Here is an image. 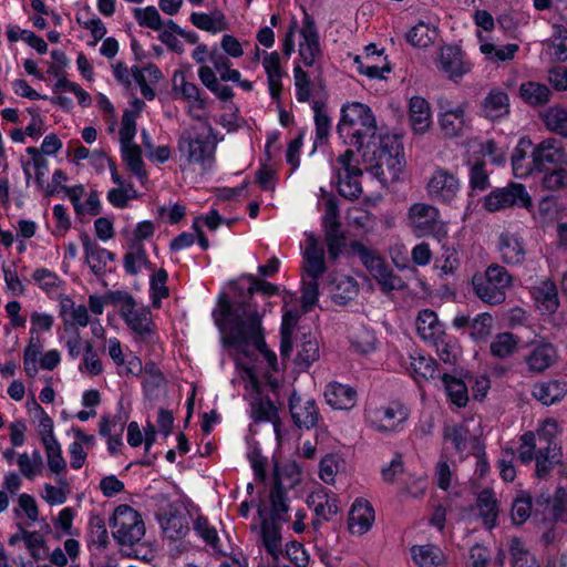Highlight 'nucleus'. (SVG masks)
Masks as SVG:
<instances>
[{"instance_id": "1", "label": "nucleus", "mask_w": 567, "mask_h": 567, "mask_svg": "<svg viewBox=\"0 0 567 567\" xmlns=\"http://www.w3.org/2000/svg\"><path fill=\"white\" fill-rule=\"evenodd\" d=\"M213 318L225 348L246 355L245 348L252 346L260 352L268 368L277 371V357L266 347L261 316L255 305L250 301L233 303L226 298H220L213 311Z\"/></svg>"}, {"instance_id": "2", "label": "nucleus", "mask_w": 567, "mask_h": 567, "mask_svg": "<svg viewBox=\"0 0 567 567\" xmlns=\"http://www.w3.org/2000/svg\"><path fill=\"white\" fill-rule=\"evenodd\" d=\"M560 427L555 419H546L535 431H528L520 437L518 458L524 464L535 461L536 475L545 476L561 458L558 442Z\"/></svg>"}, {"instance_id": "3", "label": "nucleus", "mask_w": 567, "mask_h": 567, "mask_svg": "<svg viewBox=\"0 0 567 567\" xmlns=\"http://www.w3.org/2000/svg\"><path fill=\"white\" fill-rule=\"evenodd\" d=\"M337 132L346 144L358 150H370L377 145V122L369 106L359 102L342 107Z\"/></svg>"}, {"instance_id": "4", "label": "nucleus", "mask_w": 567, "mask_h": 567, "mask_svg": "<svg viewBox=\"0 0 567 567\" xmlns=\"http://www.w3.org/2000/svg\"><path fill=\"white\" fill-rule=\"evenodd\" d=\"M235 360L240 379L249 395L251 417L257 422H274L275 433L279 436V427L275 421L276 408L269 399L264 396L265 388L275 389L277 381L268 372L261 377L257 365L246 361L245 358L237 355Z\"/></svg>"}, {"instance_id": "5", "label": "nucleus", "mask_w": 567, "mask_h": 567, "mask_svg": "<svg viewBox=\"0 0 567 567\" xmlns=\"http://www.w3.org/2000/svg\"><path fill=\"white\" fill-rule=\"evenodd\" d=\"M305 241L301 244L302 270L305 272L302 287V308L308 312L318 301L319 278L327 270L324 252L319 238L312 233H305Z\"/></svg>"}, {"instance_id": "6", "label": "nucleus", "mask_w": 567, "mask_h": 567, "mask_svg": "<svg viewBox=\"0 0 567 567\" xmlns=\"http://www.w3.org/2000/svg\"><path fill=\"white\" fill-rule=\"evenodd\" d=\"M206 132L193 126L184 131L178 138V152L183 169L197 168L200 173L208 172L215 163V145L209 141L212 127L205 123Z\"/></svg>"}, {"instance_id": "7", "label": "nucleus", "mask_w": 567, "mask_h": 567, "mask_svg": "<svg viewBox=\"0 0 567 567\" xmlns=\"http://www.w3.org/2000/svg\"><path fill=\"white\" fill-rule=\"evenodd\" d=\"M375 161V173L382 183H393L400 179L405 167L403 146L395 135L379 136V142L370 148Z\"/></svg>"}, {"instance_id": "8", "label": "nucleus", "mask_w": 567, "mask_h": 567, "mask_svg": "<svg viewBox=\"0 0 567 567\" xmlns=\"http://www.w3.org/2000/svg\"><path fill=\"white\" fill-rule=\"evenodd\" d=\"M298 42L299 58L306 66L315 65L321 58V47L317 29L312 21L305 19L300 29L293 21L284 39V54L290 56L295 51V43Z\"/></svg>"}, {"instance_id": "9", "label": "nucleus", "mask_w": 567, "mask_h": 567, "mask_svg": "<svg viewBox=\"0 0 567 567\" xmlns=\"http://www.w3.org/2000/svg\"><path fill=\"white\" fill-rule=\"evenodd\" d=\"M476 296L488 305L505 301L506 292L512 286V276L499 265H491L484 274L475 275L472 280Z\"/></svg>"}, {"instance_id": "10", "label": "nucleus", "mask_w": 567, "mask_h": 567, "mask_svg": "<svg viewBox=\"0 0 567 567\" xmlns=\"http://www.w3.org/2000/svg\"><path fill=\"white\" fill-rule=\"evenodd\" d=\"M348 254L359 257L363 266L381 285L383 290L391 291L401 287V279L392 272L384 259L361 240H351L348 245Z\"/></svg>"}, {"instance_id": "11", "label": "nucleus", "mask_w": 567, "mask_h": 567, "mask_svg": "<svg viewBox=\"0 0 567 567\" xmlns=\"http://www.w3.org/2000/svg\"><path fill=\"white\" fill-rule=\"evenodd\" d=\"M110 527L114 539L122 546H134L145 535V525L140 513L125 504L115 508Z\"/></svg>"}, {"instance_id": "12", "label": "nucleus", "mask_w": 567, "mask_h": 567, "mask_svg": "<svg viewBox=\"0 0 567 567\" xmlns=\"http://www.w3.org/2000/svg\"><path fill=\"white\" fill-rule=\"evenodd\" d=\"M405 225L416 237L439 236L446 233L439 208L422 202L414 203L408 208Z\"/></svg>"}, {"instance_id": "13", "label": "nucleus", "mask_w": 567, "mask_h": 567, "mask_svg": "<svg viewBox=\"0 0 567 567\" xmlns=\"http://www.w3.org/2000/svg\"><path fill=\"white\" fill-rule=\"evenodd\" d=\"M192 59L199 65L197 75L200 83L209 90L217 99L221 101H229L234 96L230 86L221 84L218 72L212 64L213 48L207 44L199 43L190 53Z\"/></svg>"}, {"instance_id": "14", "label": "nucleus", "mask_w": 567, "mask_h": 567, "mask_svg": "<svg viewBox=\"0 0 567 567\" xmlns=\"http://www.w3.org/2000/svg\"><path fill=\"white\" fill-rule=\"evenodd\" d=\"M409 417V410L399 402L380 406H369L364 419L367 424L377 432L390 434L400 432Z\"/></svg>"}, {"instance_id": "15", "label": "nucleus", "mask_w": 567, "mask_h": 567, "mask_svg": "<svg viewBox=\"0 0 567 567\" xmlns=\"http://www.w3.org/2000/svg\"><path fill=\"white\" fill-rule=\"evenodd\" d=\"M275 487L270 492L272 511L277 517L288 511L284 489L292 488L301 481L300 465L293 460L277 462L274 468Z\"/></svg>"}, {"instance_id": "16", "label": "nucleus", "mask_w": 567, "mask_h": 567, "mask_svg": "<svg viewBox=\"0 0 567 567\" xmlns=\"http://www.w3.org/2000/svg\"><path fill=\"white\" fill-rule=\"evenodd\" d=\"M120 315L136 340H148L153 333L152 312L126 296L121 301Z\"/></svg>"}, {"instance_id": "17", "label": "nucleus", "mask_w": 567, "mask_h": 567, "mask_svg": "<svg viewBox=\"0 0 567 567\" xmlns=\"http://www.w3.org/2000/svg\"><path fill=\"white\" fill-rule=\"evenodd\" d=\"M460 178L451 171L437 167L429 177L426 192L430 198L441 204L452 205L461 193Z\"/></svg>"}, {"instance_id": "18", "label": "nucleus", "mask_w": 567, "mask_h": 567, "mask_svg": "<svg viewBox=\"0 0 567 567\" xmlns=\"http://www.w3.org/2000/svg\"><path fill=\"white\" fill-rule=\"evenodd\" d=\"M334 169L338 173V189L340 195L349 199L358 198L362 192L359 182L362 171L358 166V159L354 157L353 152L347 150L340 155Z\"/></svg>"}, {"instance_id": "19", "label": "nucleus", "mask_w": 567, "mask_h": 567, "mask_svg": "<svg viewBox=\"0 0 567 567\" xmlns=\"http://www.w3.org/2000/svg\"><path fill=\"white\" fill-rule=\"evenodd\" d=\"M483 206L494 213L513 206L529 208L532 198L524 185L511 183L506 187L496 188L485 196Z\"/></svg>"}, {"instance_id": "20", "label": "nucleus", "mask_w": 567, "mask_h": 567, "mask_svg": "<svg viewBox=\"0 0 567 567\" xmlns=\"http://www.w3.org/2000/svg\"><path fill=\"white\" fill-rule=\"evenodd\" d=\"M355 70L369 79L383 80L391 72V65L384 49L375 44L367 45L362 53L352 58Z\"/></svg>"}, {"instance_id": "21", "label": "nucleus", "mask_w": 567, "mask_h": 567, "mask_svg": "<svg viewBox=\"0 0 567 567\" xmlns=\"http://www.w3.org/2000/svg\"><path fill=\"white\" fill-rule=\"evenodd\" d=\"M439 107V124L442 133L447 137L461 136L468 126L466 104L441 100Z\"/></svg>"}, {"instance_id": "22", "label": "nucleus", "mask_w": 567, "mask_h": 567, "mask_svg": "<svg viewBox=\"0 0 567 567\" xmlns=\"http://www.w3.org/2000/svg\"><path fill=\"white\" fill-rule=\"evenodd\" d=\"M437 71L446 79L457 82L472 70V63L456 45L441 48L435 60Z\"/></svg>"}, {"instance_id": "23", "label": "nucleus", "mask_w": 567, "mask_h": 567, "mask_svg": "<svg viewBox=\"0 0 567 567\" xmlns=\"http://www.w3.org/2000/svg\"><path fill=\"white\" fill-rule=\"evenodd\" d=\"M172 82L174 96L187 103V112L192 117L200 120V112L206 109V100L202 96L199 87L188 81L182 71L174 72Z\"/></svg>"}, {"instance_id": "24", "label": "nucleus", "mask_w": 567, "mask_h": 567, "mask_svg": "<svg viewBox=\"0 0 567 567\" xmlns=\"http://www.w3.org/2000/svg\"><path fill=\"white\" fill-rule=\"evenodd\" d=\"M107 353L117 368V373L122 377H137L143 372V364L138 357L132 351L124 352L117 338L107 340Z\"/></svg>"}, {"instance_id": "25", "label": "nucleus", "mask_w": 567, "mask_h": 567, "mask_svg": "<svg viewBox=\"0 0 567 567\" xmlns=\"http://www.w3.org/2000/svg\"><path fill=\"white\" fill-rule=\"evenodd\" d=\"M532 156L534 167L539 172H545L566 163L564 148L559 142L553 138L539 143L533 150Z\"/></svg>"}, {"instance_id": "26", "label": "nucleus", "mask_w": 567, "mask_h": 567, "mask_svg": "<svg viewBox=\"0 0 567 567\" xmlns=\"http://www.w3.org/2000/svg\"><path fill=\"white\" fill-rule=\"evenodd\" d=\"M326 402L334 410L349 411L358 401V393L354 388L337 381L326 385L323 392Z\"/></svg>"}, {"instance_id": "27", "label": "nucleus", "mask_w": 567, "mask_h": 567, "mask_svg": "<svg viewBox=\"0 0 567 567\" xmlns=\"http://www.w3.org/2000/svg\"><path fill=\"white\" fill-rule=\"evenodd\" d=\"M374 523V511L363 498L353 502L348 518V527L352 535L361 536L368 533Z\"/></svg>"}, {"instance_id": "28", "label": "nucleus", "mask_w": 567, "mask_h": 567, "mask_svg": "<svg viewBox=\"0 0 567 567\" xmlns=\"http://www.w3.org/2000/svg\"><path fill=\"white\" fill-rule=\"evenodd\" d=\"M289 408L295 423L299 427L311 429L318 422V409L313 400L303 399L293 393L289 400Z\"/></svg>"}, {"instance_id": "29", "label": "nucleus", "mask_w": 567, "mask_h": 567, "mask_svg": "<svg viewBox=\"0 0 567 567\" xmlns=\"http://www.w3.org/2000/svg\"><path fill=\"white\" fill-rule=\"evenodd\" d=\"M262 66L267 75L269 94L277 101L281 95L282 78L285 75L280 54L277 51L262 52Z\"/></svg>"}, {"instance_id": "30", "label": "nucleus", "mask_w": 567, "mask_h": 567, "mask_svg": "<svg viewBox=\"0 0 567 567\" xmlns=\"http://www.w3.org/2000/svg\"><path fill=\"white\" fill-rule=\"evenodd\" d=\"M498 249L506 264L518 265L525 259V245L518 233L504 230L499 235Z\"/></svg>"}, {"instance_id": "31", "label": "nucleus", "mask_w": 567, "mask_h": 567, "mask_svg": "<svg viewBox=\"0 0 567 567\" xmlns=\"http://www.w3.org/2000/svg\"><path fill=\"white\" fill-rule=\"evenodd\" d=\"M542 44L543 54L550 62L567 61V28L563 24H553L550 37Z\"/></svg>"}, {"instance_id": "32", "label": "nucleus", "mask_w": 567, "mask_h": 567, "mask_svg": "<svg viewBox=\"0 0 567 567\" xmlns=\"http://www.w3.org/2000/svg\"><path fill=\"white\" fill-rule=\"evenodd\" d=\"M509 109L507 93L498 87L492 89L481 104L482 115L492 121L507 116Z\"/></svg>"}, {"instance_id": "33", "label": "nucleus", "mask_w": 567, "mask_h": 567, "mask_svg": "<svg viewBox=\"0 0 567 567\" xmlns=\"http://www.w3.org/2000/svg\"><path fill=\"white\" fill-rule=\"evenodd\" d=\"M537 309L542 315H553L559 307L557 287L553 281L544 280L530 290Z\"/></svg>"}, {"instance_id": "34", "label": "nucleus", "mask_w": 567, "mask_h": 567, "mask_svg": "<svg viewBox=\"0 0 567 567\" xmlns=\"http://www.w3.org/2000/svg\"><path fill=\"white\" fill-rule=\"evenodd\" d=\"M83 249L85 254V260L92 272L96 276H101L105 272L107 265L113 261L114 255L102 248L87 236L84 235L81 237Z\"/></svg>"}, {"instance_id": "35", "label": "nucleus", "mask_w": 567, "mask_h": 567, "mask_svg": "<svg viewBox=\"0 0 567 567\" xmlns=\"http://www.w3.org/2000/svg\"><path fill=\"white\" fill-rule=\"evenodd\" d=\"M533 349L526 355L525 362L532 372H544L557 360V351L549 342L533 343Z\"/></svg>"}, {"instance_id": "36", "label": "nucleus", "mask_w": 567, "mask_h": 567, "mask_svg": "<svg viewBox=\"0 0 567 567\" xmlns=\"http://www.w3.org/2000/svg\"><path fill=\"white\" fill-rule=\"evenodd\" d=\"M320 357L319 342L316 334L301 333L296 339L295 363L301 369L309 368Z\"/></svg>"}, {"instance_id": "37", "label": "nucleus", "mask_w": 567, "mask_h": 567, "mask_svg": "<svg viewBox=\"0 0 567 567\" xmlns=\"http://www.w3.org/2000/svg\"><path fill=\"white\" fill-rule=\"evenodd\" d=\"M409 121L415 134H424L431 127V107L424 97L413 96L410 99Z\"/></svg>"}, {"instance_id": "38", "label": "nucleus", "mask_w": 567, "mask_h": 567, "mask_svg": "<svg viewBox=\"0 0 567 567\" xmlns=\"http://www.w3.org/2000/svg\"><path fill=\"white\" fill-rule=\"evenodd\" d=\"M260 539L264 548L275 561H279L284 557V544L280 528L272 519L261 517Z\"/></svg>"}, {"instance_id": "39", "label": "nucleus", "mask_w": 567, "mask_h": 567, "mask_svg": "<svg viewBox=\"0 0 567 567\" xmlns=\"http://www.w3.org/2000/svg\"><path fill=\"white\" fill-rule=\"evenodd\" d=\"M212 64L218 72L221 81L237 83L240 89L247 92L254 89L252 82L243 80L240 72L231 68V62L219 52L217 47H213Z\"/></svg>"}, {"instance_id": "40", "label": "nucleus", "mask_w": 567, "mask_h": 567, "mask_svg": "<svg viewBox=\"0 0 567 567\" xmlns=\"http://www.w3.org/2000/svg\"><path fill=\"white\" fill-rule=\"evenodd\" d=\"M416 331L422 340L432 343L439 340L444 333V326L439 320L437 315L430 309H423L416 318Z\"/></svg>"}, {"instance_id": "41", "label": "nucleus", "mask_w": 567, "mask_h": 567, "mask_svg": "<svg viewBox=\"0 0 567 567\" xmlns=\"http://www.w3.org/2000/svg\"><path fill=\"white\" fill-rule=\"evenodd\" d=\"M478 50L484 55V59L492 63L505 62L513 60L515 54L518 52L519 47L515 43H508L505 45H497L481 33H478Z\"/></svg>"}, {"instance_id": "42", "label": "nucleus", "mask_w": 567, "mask_h": 567, "mask_svg": "<svg viewBox=\"0 0 567 567\" xmlns=\"http://www.w3.org/2000/svg\"><path fill=\"white\" fill-rule=\"evenodd\" d=\"M532 394L544 405L555 404L567 394V382L559 380L538 382L533 386Z\"/></svg>"}, {"instance_id": "43", "label": "nucleus", "mask_w": 567, "mask_h": 567, "mask_svg": "<svg viewBox=\"0 0 567 567\" xmlns=\"http://www.w3.org/2000/svg\"><path fill=\"white\" fill-rule=\"evenodd\" d=\"M27 154L30 158L22 162L27 183L33 177L35 183L42 187L49 174V163L39 148L28 147Z\"/></svg>"}, {"instance_id": "44", "label": "nucleus", "mask_w": 567, "mask_h": 567, "mask_svg": "<svg viewBox=\"0 0 567 567\" xmlns=\"http://www.w3.org/2000/svg\"><path fill=\"white\" fill-rule=\"evenodd\" d=\"M538 116L549 132L567 138V107L554 104L543 109Z\"/></svg>"}, {"instance_id": "45", "label": "nucleus", "mask_w": 567, "mask_h": 567, "mask_svg": "<svg viewBox=\"0 0 567 567\" xmlns=\"http://www.w3.org/2000/svg\"><path fill=\"white\" fill-rule=\"evenodd\" d=\"M519 97L529 106H543L551 99L550 89L540 82L526 81L518 87Z\"/></svg>"}, {"instance_id": "46", "label": "nucleus", "mask_w": 567, "mask_h": 567, "mask_svg": "<svg viewBox=\"0 0 567 567\" xmlns=\"http://www.w3.org/2000/svg\"><path fill=\"white\" fill-rule=\"evenodd\" d=\"M532 147V142L528 138H520L513 151L512 155V169L517 178H525L530 175L536 167H534L533 157L529 159L527 153Z\"/></svg>"}, {"instance_id": "47", "label": "nucleus", "mask_w": 567, "mask_h": 567, "mask_svg": "<svg viewBox=\"0 0 567 567\" xmlns=\"http://www.w3.org/2000/svg\"><path fill=\"white\" fill-rule=\"evenodd\" d=\"M307 503L318 517L326 520L339 511L336 496L323 488L312 492L308 496Z\"/></svg>"}, {"instance_id": "48", "label": "nucleus", "mask_w": 567, "mask_h": 567, "mask_svg": "<svg viewBox=\"0 0 567 567\" xmlns=\"http://www.w3.org/2000/svg\"><path fill=\"white\" fill-rule=\"evenodd\" d=\"M411 555L417 567H440L445 561L443 550L432 544L412 546Z\"/></svg>"}, {"instance_id": "49", "label": "nucleus", "mask_w": 567, "mask_h": 567, "mask_svg": "<svg viewBox=\"0 0 567 567\" xmlns=\"http://www.w3.org/2000/svg\"><path fill=\"white\" fill-rule=\"evenodd\" d=\"M409 360L410 362L409 367H406V371L417 383L434 377L436 362L431 357L415 351L410 354Z\"/></svg>"}, {"instance_id": "50", "label": "nucleus", "mask_w": 567, "mask_h": 567, "mask_svg": "<svg viewBox=\"0 0 567 567\" xmlns=\"http://www.w3.org/2000/svg\"><path fill=\"white\" fill-rule=\"evenodd\" d=\"M189 19L196 28L212 34H216L228 29L226 18L220 11H214L209 14L204 12H193Z\"/></svg>"}, {"instance_id": "51", "label": "nucleus", "mask_w": 567, "mask_h": 567, "mask_svg": "<svg viewBox=\"0 0 567 567\" xmlns=\"http://www.w3.org/2000/svg\"><path fill=\"white\" fill-rule=\"evenodd\" d=\"M60 315L65 326L86 327L90 322L87 308L84 305H76L70 298L61 300Z\"/></svg>"}, {"instance_id": "52", "label": "nucleus", "mask_w": 567, "mask_h": 567, "mask_svg": "<svg viewBox=\"0 0 567 567\" xmlns=\"http://www.w3.org/2000/svg\"><path fill=\"white\" fill-rule=\"evenodd\" d=\"M144 371V393L151 401L158 400L165 393V379L154 363H147Z\"/></svg>"}, {"instance_id": "53", "label": "nucleus", "mask_w": 567, "mask_h": 567, "mask_svg": "<svg viewBox=\"0 0 567 567\" xmlns=\"http://www.w3.org/2000/svg\"><path fill=\"white\" fill-rule=\"evenodd\" d=\"M442 383L449 401L457 408H464L468 402L467 385L461 379L444 374Z\"/></svg>"}, {"instance_id": "54", "label": "nucleus", "mask_w": 567, "mask_h": 567, "mask_svg": "<svg viewBox=\"0 0 567 567\" xmlns=\"http://www.w3.org/2000/svg\"><path fill=\"white\" fill-rule=\"evenodd\" d=\"M512 567H540L536 556L518 538H513L508 545Z\"/></svg>"}, {"instance_id": "55", "label": "nucleus", "mask_w": 567, "mask_h": 567, "mask_svg": "<svg viewBox=\"0 0 567 567\" xmlns=\"http://www.w3.org/2000/svg\"><path fill=\"white\" fill-rule=\"evenodd\" d=\"M122 159L127 169L142 183L147 179V172L142 158V150L138 145L121 148Z\"/></svg>"}, {"instance_id": "56", "label": "nucleus", "mask_w": 567, "mask_h": 567, "mask_svg": "<svg viewBox=\"0 0 567 567\" xmlns=\"http://www.w3.org/2000/svg\"><path fill=\"white\" fill-rule=\"evenodd\" d=\"M31 411H33V416L38 422L37 427L42 445L56 442L53 420L34 399L31 402Z\"/></svg>"}, {"instance_id": "57", "label": "nucleus", "mask_w": 567, "mask_h": 567, "mask_svg": "<svg viewBox=\"0 0 567 567\" xmlns=\"http://www.w3.org/2000/svg\"><path fill=\"white\" fill-rule=\"evenodd\" d=\"M159 523L166 536L172 539L184 536L188 530L187 517L181 513H165L161 516Z\"/></svg>"}, {"instance_id": "58", "label": "nucleus", "mask_w": 567, "mask_h": 567, "mask_svg": "<svg viewBox=\"0 0 567 567\" xmlns=\"http://www.w3.org/2000/svg\"><path fill=\"white\" fill-rule=\"evenodd\" d=\"M518 347V339L511 332H502L494 337L489 344L491 353L498 358L505 359L513 355Z\"/></svg>"}, {"instance_id": "59", "label": "nucleus", "mask_w": 567, "mask_h": 567, "mask_svg": "<svg viewBox=\"0 0 567 567\" xmlns=\"http://www.w3.org/2000/svg\"><path fill=\"white\" fill-rule=\"evenodd\" d=\"M79 554L80 543L74 538H68L63 544V549L60 547L54 548L47 558L56 567H65L69 559H76Z\"/></svg>"}, {"instance_id": "60", "label": "nucleus", "mask_w": 567, "mask_h": 567, "mask_svg": "<svg viewBox=\"0 0 567 567\" xmlns=\"http://www.w3.org/2000/svg\"><path fill=\"white\" fill-rule=\"evenodd\" d=\"M49 471L55 477H63L68 464L62 454V446L59 441L43 444Z\"/></svg>"}, {"instance_id": "61", "label": "nucleus", "mask_w": 567, "mask_h": 567, "mask_svg": "<svg viewBox=\"0 0 567 567\" xmlns=\"http://www.w3.org/2000/svg\"><path fill=\"white\" fill-rule=\"evenodd\" d=\"M352 348L359 353L367 354L377 349L374 332L365 327L354 328L350 336Z\"/></svg>"}, {"instance_id": "62", "label": "nucleus", "mask_w": 567, "mask_h": 567, "mask_svg": "<svg viewBox=\"0 0 567 567\" xmlns=\"http://www.w3.org/2000/svg\"><path fill=\"white\" fill-rule=\"evenodd\" d=\"M477 507L486 527H494L498 514L494 493L488 489L483 491L478 495Z\"/></svg>"}, {"instance_id": "63", "label": "nucleus", "mask_w": 567, "mask_h": 567, "mask_svg": "<svg viewBox=\"0 0 567 567\" xmlns=\"http://www.w3.org/2000/svg\"><path fill=\"white\" fill-rule=\"evenodd\" d=\"M437 35L436 28L430 23L419 22L408 33V41L419 48H426L434 42Z\"/></svg>"}, {"instance_id": "64", "label": "nucleus", "mask_w": 567, "mask_h": 567, "mask_svg": "<svg viewBox=\"0 0 567 567\" xmlns=\"http://www.w3.org/2000/svg\"><path fill=\"white\" fill-rule=\"evenodd\" d=\"M543 186L548 190L567 188V164H561L544 172Z\"/></svg>"}]
</instances>
